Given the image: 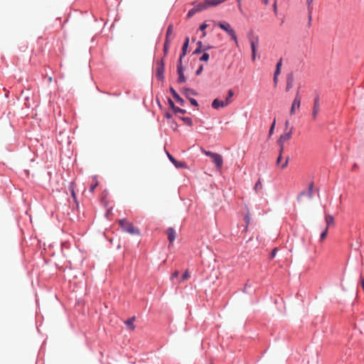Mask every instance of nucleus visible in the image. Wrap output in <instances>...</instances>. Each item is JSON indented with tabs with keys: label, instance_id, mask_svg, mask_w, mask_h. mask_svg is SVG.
I'll return each mask as SVG.
<instances>
[{
	"label": "nucleus",
	"instance_id": "f03ea898",
	"mask_svg": "<svg viewBox=\"0 0 364 364\" xmlns=\"http://www.w3.org/2000/svg\"><path fill=\"white\" fill-rule=\"evenodd\" d=\"M216 25L221 29L226 31L227 33L232 38V39L235 41V43L237 44V36L235 34V31L231 28V26L230 25L229 23L225 21H220L218 22Z\"/></svg>",
	"mask_w": 364,
	"mask_h": 364
},
{
	"label": "nucleus",
	"instance_id": "39448f33",
	"mask_svg": "<svg viewBox=\"0 0 364 364\" xmlns=\"http://www.w3.org/2000/svg\"><path fill=\"white\" fill-rule=\"evenodd\" d=\"M164 60L162 58L156 63V76L160 81H164Z\"/></svg>",
	"mask_w": 364,
	"mask_h": 364
},
{
	"label": "nucleus",
	"instance_id": "f704fd0d",
	"mask_svg": "<svg viewBox=\"0 0 364 364\" xmlns=\"http://www.w3.org/2000/svg\"><path fill=\"white\" fill-rule=\"evenodd\" d=\"M289 160V157L288 156L286 158L285 161L283 164H282V165H281L282 169H284L288 166Z\"/></svg>",
	"mask_w": 364,
	"mask_h": 364
},
{
	"label": "nucleus",
	"instance_id": "4d7b16f0",
	"mask_svg": "<svg viewBox=\"0 0 364 364\" xmlns=\"http://www.w3.org/2000/svg\"><path fill=\"white\" fill-rule=\"evenodd\" d=\"M166 117H167V118H170V117H171V115H170L168 113H167V114H166Z\"/></svg>",
	"mask_w": 364,
	"mask_h": 364
},
{
	"label": "nucleus",
	"instance_id": "412c9836",
	"mask_svg": "<svg viewBox=\"0 0 364 364\" xmlns=\"http://www.w3.org/2000/svg\"><path fill=\"white\" fill-rule=\"evenodd\" d=\"M173 26L172 24H171L168 26V27L167 28L166 38H168V39H171L170 36L173 34Z\"/></svg>",
	"mask_w": 364,
	"mask_h": 364
},
{
	"label": "nucleus",
	"instance_id": "1a4fd4ad",
	"mask_svg": "<svg viewBox=\"0 0 364 364\" xmlns=\"http://www.w3.org/2000/svg\"><path fill=\"white\" fill-rule=\"evenodd\" d=\"M211 159L213 162L215 164L217 169L221 170L223 164V156L220 154L216 153Z\"/></svg>",
	"mask_w": 364,
	"mask_h": 364
},
{
	"label": "nucleus",
	"instance_id": "3c124183",
	"mask_svg": "<svg viewBox=\"0 0 364 364\" xmlns=\"http://www.w3.org/2000/svg\"><path fill=\"white\" fill-rule=\"evenodd\" d=\"M245 220L246 224L247 225L249 224V223H250V216L248 215H245Z\"/></svg>",
	"mask_w": 364,
	"mask_h": 364
},
{
	"label": "nucleus",
	"instance_id": "7ed1b4c3",
	"mask_svg": "<svg viewBox=\"0 0 364 364\" xmlns=\"http://www.w3.org/2000/svg\"><path fill=\"white\" fill-rule=\"evenodd\" d=\"M248 39L251 46L252 50V60H255V55L257 52V48L259 45V37L257 36H254L252 32L248 33Z\"/></svg>",
	"mask_w": 364,
	"mask_h": 364
},
{
	"label": "nucleus",
	"instance_id": "dca6fc26",
	"mask_svg": "<svg viewBox=\"0 0 364 364\" xmlns=\"http://www.w3.org/2000/svg\"><path fill=\"white\" fill-rule=\"evenodd\" d=\"M167 156L169 160L175 165L176 167L182 168L185 166V164L183 162L176 161L175 158L169 153H167Z\"/></svg>",
	"mask_w": 364,
	"mask_h": 364
},
{
	"label": "nucleus",
	"instance_id": "e433bc0d",
	"mask_svg": "<svg viewBox=\"0 0 364 364\" xmlns=\"http://www.w3.org/2000/svg\"><path fill=\"white\" fill-rule=\"evenodd\" d=\"M190 102L193 106H198V102L194 98H189Z\"/></svg>",
	"mask_w": 364,
	"mask_h": 364
},
{
	"label": "nucleus",
	"instance_id": "5fc2aeb1",
	"mask_svg": "<svg viewBox=\"0 0 364 364\" xmlns=\"http://www.w3.org/2000/svg\"><path fill=\"white\" fill-rule=\"evenodd\" d=\"M289 121H288V120H287V121L285 122V132H288V131H289V130H287L288 127H289Z\"/></svg>",
	"mask_w": 364,
	"mask_h": 364
},
{
	"label": "nucleus",
	"instance_id": "a211bd4d",
	"mask_svg": "<svg viewBox=\"0 0 364 364\" xmlns=\"http://www.w3.org/2000/svg\"><path fill=\"white\" fill-rule=\"evenodd\" d=\"M135 320V316L132 317L131 318L127 320L124 323L129 330L134 331L135 328V326L134 325V321Z\"/></svg>",
	"mask_w": 364,
	"mask_h": 364
},
{
	"label": "nucleus",
	"instance_id": "5701e85b",
	"mask_svg": "<svg viewBox=\"0 0 364 364\" xmlns=\"http://www.w3.org/2000/svg\"><path fill=\"white\" fill-rule=\"evenodd\" d=\"M334 222V219L333 216L328 215L326 216V227H329L330 225L333 224Z\"/></svg>",
	"mask_w": 364,
	"mask_h": 364
},
{
	"label": "nucleus",
	"instance_id": "2eb2a0df",
	"mask_svg": "<svg viewBox=\"0 0 364 364\" xmlns=\"http://www.w3.org/2000/svg\"><path fill=\"white\" fill-rule=\"evenodd\" d=\"M306 4L308 9L309 25H310L312 19L313 0H306Z\"/></svg>",
	"mask_w": 364,
	"mask_h": 364
},
{
	"label": "nucleus",
	"instance_id": "a19ab883",
	"mask_svg": "<svg viewBox=\"0 0 364 364\" xmlns=\"http://www.w3.org/2000/svg\"><path fill=\"white\" fill-rule=\"evenodd\" d=\"M237 6H238L239 11H240V13H242L241 0H237Z\"/></svg>",
	"mask_w": 364,
	"mask_h": 364
},
{
	"label": "nucleus",
	"instance_id": "bf43d9fd",
	"mask_svg": "<svg viewBox=\"0 0 364 364\" xmlns=\"http://www.w3.org/2000/svg\"><path fill=\"white\" fill-rule=\"evenodd\" d=\"M205 35H206V33L204 31V32L203 33V37L205 36Z\"/></svg>",
	"mask_w": 364,
	"mask_h": 364
},
{
	"label": "nucleus",
	"instance_id": "bb28decb",
	"mask_svg": "<svg viewBox=\"0 0 364 364\" xmlns=\"http://www.w3.org/2000/svg\"><path fill=\"white\" fill-rule=\"evenodd\" d=\"M256 192H258L259 191L262 190V184L261 183V181L259 179L254 187Z\"/></svg>",
	"mask_w": 364,
	"mask_h": 364
},
{
	"label": "nucleus",
	"instance_id": "9b49d317",
	"mask_svg": "<svg viewBox=\"0 0 364 364\" xmlns=\"http://www.w3.org/2000/svg\"><path fill=\"white\" fill-rule=\"evenodd\" d=\"M203 9H203L201 3H199V4H196L193 9H191L188 11V13L187 14V16H188V18H191L193 15H195L197 12H199V11H202Z\"/></svg>",
	"mask_w": 364,
	"mask_h": 364
},
{
	"label": "nucleus",
	"instance_id": "de8ad7c7",
	"mask_svg": "<svg viewBox=\"0 0 364 364\" xmlns=\"http://www.w3.org/2000/svg\"><path fill=\"white\" fill-rule=\"evenodd\" d=\"M70 188H71L72 196L75 200L76 199V195H75V191H74V188H73V186H71Z\"/></svg>",
	"mask_w": 364,
	"mask_h": 364
},
{
	"label": "nucleus",
	"instance_id": "72a5a7b5",
	"mask_svg": "<svg viewBox=\"0 0 364 364\" xmlns=\"http://www.w3.org/2000/svg\"><path fill=\"white\" fill-rule=\"evenodd\" d=\"M275 124H276V120L274 119L273 123L272 124L271 127H270V129H269V135L271 136L274 132V127H275Z\"/></svg>",
	"mask_w": 364,
	"mask_h": 364
},
{
	"label": "nucleus",
	"instance_id": "f257e3e1",
	"mask_svg": "<svg viewBox=\"0 0 364 364\" xmlns=\"http://www.w3.org/2000/svg\"><path fill=\"white\" fill-rule=\"evenodd\" d=\"M119 224L124 232L132 235H139L140 232L138 228H136L132 223L126 219L119 220Z\"/></svg>",
	"mask_w": 364,
	"mask_h": 364
},
{
	"label": "nucleus",
	"instance_id": "a18cd8bd",
	"mask_svg": "<svg viewBox=\"0 0 364 364\" xmlns=\"http://www.w3.org/2000/svg\"><path fill=\"white\" fill-rule=\"evenodd\" d=\"M273 10H274V14L277 15V1H275L274 4H273Z\"/></svg>",
	"mask_w": 364,
	"mask_h": 364
},
{
	"label": "nucleus",
	"instance_id": "c03bdc74",
	"mask_svg": "<svg viewBox=\"0 0 364 364\" xmlns=\"http://www.w3.org/2000/svg\"><path fill=\"white\" fill-rule=\"evenodd\" d=\"M282 65V59H280V60L277 62V63L276 68L281 69Z\"/></svg>",
	"mask_w": 364,
	"mask_h": 364
},
{
	"label": "nucleus",
	"instance_id": "20e7f679",
	"mask_svg": "<svg viewBox=\"0 0 364 364\" xmlns=\"http://www.w3.org/2000/svg\"><path fill=\"white\" fill-rule=\"evenodd\" d=\"M293 134V127H291L288 132H284L282 134L279 139L277 140V144L279 146V149H281V152L284 151V143L289 141L292 136Z\"/></svg>",
	"mask_w": 364,
	"mask_h": 364
},
{
	"label": "nucleus",
	"instance_id": "cd10ccee",
	"mask_svg": "<svg viewBox=\"0 0 364 364\" xmlns=\"http://www.w3.org/2000/svg\"><path fill=\"white\" fill-rule=\"evenodd\" d=\"M187 125L192 126L193 121L190 117H181V118Z\"/></svg>",
	"mask_w": 364,
	"mask_h": 364
},
{
	"label": "nucleus",
	"instance_id": "f8f14e48",
	"mask_svg": "<svg viewBox=\"0 0 364 364\" xmlns=\"http://www.w3.org/2000/svg\"><path fill=\"white\" fill-rule=\"evenodd\" d=\"M294 75L292 73H290L287 75V85H286V91L288 92L289 91L293 85H294Z\"/></svg>",
	"mask_w": 364,
	"mask_h": 364
},
{
	"label": "nucleus",
	"instance_id": "393cba45",
	"mask_svg": "<svg viewBox=\"0 0 364 364\" xmlns=\"http://www.w3.org/2000/svg\"><path fill=\"white\" fill-rule=\"evenodd\" d=\"M98 185V182L97 181V178L95 176L93 177V183L91 185L90 188V191L91 193L94 192L95 188Z\"/></svg>",
	"mask_w": 364,
	"mask_h": 364
},
{
	"label": "nucleus",
	"instance_id": "13d9d810",
	"mask_svg": "<svg viewBox=\"0 0 364 364\" xmlns=\"http://www.w3.org/2000/svg\"><path fill=\"white\" fill-rule=\"evenodd\" d=\"M264 4H268V0H264Z\"/></svg>",
	"mask_w": 364,
	"mask_h": 364
},
{
	"label": "nucleus",
	"instance_id": "09e8293b",
	"mask_svg": "<svg viewBox=\"0 0 364 364\" xmlns=\"http://www.w3.org/2000/svg\"><path fill=\"white\" fill-rule=\"evenodd\" d=\"M273 81H274V86L276 87L277 85V82H278V76L274 75Z\"/></svg>",
	"mask_w": 364,
	"mask_h": 364
},
{
	"label": "nucleus",
	"instance_id": "ddd939ff",
	"mask_svg": "<svg viewBox=\"0 0 364 364\" xmlns=\"http://www.w3.org/2000/svg\"><path fill=\"white\" fill-rule=\"evenodd\" d=\"M313 188H314V183H311L309 186V190L307 192L303 191L301 192L299 196L298 199H299L303 196H307L309 199H311L313 198Z\"/></svg>",
	"mask_w": 364,
	"mask_h": 364
},
{
	"label": "nucleus",
	"instance_id": "0eeeda50",
	"mask_svg": "<svg viewBox=\"0 0 364 364\" xmlns=\"http://www.w3.org/2000/svg\"><path fill=\"white\" fill-rule=\"evenodd\" d=\"M231 100L225 99V101L215 99L212 102V107L213 109H218L220 107H224L231 103Z\"/></svg>",
	"mask_w": 364,
	"mask_h": 364
},
{
	"label": "nucleus",
	"instance_id": "7c9ffc66",
	"mask_svg": "<svg viewBox=\"0 0 364 364\" xmlns=\"http://www.w3.org/2000/svg\"><path fill=\"white\" fill-rule=\"evenodd\" d=\"M183 70H184V68L182 65V62H181V60H178V63H177V72H181V71H183Z\"/></svg>",
	"mask_w": 364,
	"mask_h": 364
},
{
	"label": "nucleus",
	"instance_id": "6ab92c4d",
	"mask_svg": "<svg viewBox=\"0 0 364 364\" xmlns=\"http://www.w3.org/2000/svg\"><path fill=\"white\" fill-rule=\"evenodd\" d=\"M177 74L178 75V80H177V82L178 83H183V82H185L186 80V78L183 74V71H181V72H177Z\"/></svg>",
	"mask_w": 364,
	"mask_h": 364
},
{
	"label": "nucleus",
	"instance_id": "8fccbe9b",
	"mask_svg": "<svg viewBox=\"0 0 364 364\" xmlns=\"http://www.w3.org/2000/svg\"><path fill=\"white\" fill-rule=\"evenodd\" d=\"M168 102H169V105H170L171 107L173 109H174L176 108V106H175L173 102L171 100H169Z\"/></svg>",
	"mask_w": 364,
	"mask_h": 364
},
{
	"label": "nucleus",
	"instance_id": "b1692460",
	"mask_svg": "<svg viewBox=\"0 0 364 364\" xmlns=\"http://www.w3.org/2000/svg\"><path fill=\"white\" fill-rule=\"evenodd\" d=\"M203 47L202 46V43L201 41H198V47L197 48L194 50L193 52V54H198V53H200V52L203 51Z\"/></svg>",
	"mask_w": 364,
	"mask_h": 364
},
{
	"label": "nucleus",
	"instance_id": "c9c22d12",
	"mask_svg": "<svg viewBox=\"0 0 364 364\" xmlns=\"http://www.w3.org/2000/svg\"><path fill=\"white\" fill-rule=\"evenodd\" d=\"M282 153L283 152H281V149H279V156L277 159V164L279 165L282 161Z\"/></svg>",
	"mask_w": 364,
	"mask_h": 364
},
{
	"label": "nucleus",
	"instance_id": "4be33fe9",
	"mask_svg": "<svg viewBox=\"0 0 364 364\" xmlns=\"http://www.w3.org/2000/svg\"><path fill=\"white\" fill-rule=\"evenodd\" d=\"M184 93H185L186 96L188 98H190L189 96L191 95H196V92L193 89H191V88L184 89Z\"/></svg>",
	"mask_w": 364,
	"mask_h": 364
},
{
	"label": "nucleus",
	"instance_id": "c85d7f7f",
	"mask_svg": "<svg viewBox=\"0 0 364 364\" xmlns=\"http://www.w3.org/2000/svg\"><path fill=\"white\" fill-rule=\"evenodd\" d=\"M188 278H190V274L188 270H186L184 274H183L181 279H180L179 282H182L185 280H187Z\"/></svg>",
	"mask_w": 364,
	"mask_h": 364
},
{
	"label": "nucleus",
	"instance_id": "9d476101",
	"mask_svg": "<svg viewBox=\"0 0 364 364\" xmlns=\"http://www.w3.org/2000/svg\"><path fill=\"white\" fill-rule=\"evenodd\" d=\"M319 109H320L319 97H318V96H316L314 98V107H313V112H312V117H313L314 120L316 119Z\"/></svg>",
	"mask_w": 364,
	"mask_h": 364
},
{
	"label": "nucleus",
	"instance_id": "6e6552de",
	"mask_svg": "<svg viewBox=\"0 0 364 364\" xmlns=\"http://www.w3.org/2000/svg\"><path fill=\"white\" fill-rule=\"evenodd\" d=\"M227 0H205L203 2H201V4L204 9H208L211 6H216Z\"/></svg>",
	"mask_w": 364,
	"mask_h": 364
},
{
	"label": "nucleus",
	"instance_id": "4c0bfd02",
	"mask_svg": "<svg viewBox=\"0 0 364 364\" xmlns=\"http://www.w3.org/2000/svg\"><path fill=\"white\" fill-rule=\"evenodd\" d=\"M203 153H204L206 156H210V157H211V158H212L213 156H214V155H215V153L211 152V151H205V150H204V151H203Z\"/></svg>",
	"mask_w": 364,
	"mask_h": 364
},
{
	"label": "nucleus",
	"instance_id": "423d86ee",
	"mask_svg": "<svg viewBox=\"0 0 364 364\" xmlns=\"http://www.w3.org/2000/svg\"><path fill=\"white\" fill-rule=\"evenodd\" d=\"M301 96L299 95V93L298 91L295 95V97L293 100V102H292V105H291V107L290 109L289 113L291 115H294L296 112V110L299 109L300 105H301Z\"/></svg>",
	"mask_w": 364,
	"mask_h": 364
},
{
	"label": "nucleus",
	"instance_id": "052dcab7",
	"mask_svg": "<svg viewBox=\"0 0 364 364\" xmlns=\"http://www.w3.org/2000/svg\"><path fill=\"white\" fill-rule=\"evenodd\" d=\"M48 80L51 81V80H52V78H51V77H49V78H48Z\"/></svg>",
	"mask_w": 364,
	"mask_h": 364
},
{
	"label": "nucleus",
	"instance_id": "6e6d98bb",
	"mask_svg": "<svg viewBox=\"0 0 364 364\" xmlns=\"http://www.w3.org/2000/svg\"><path fill=\"white\" fill-rule=\"evenodd\" d=\"M210 48H211L210 46H205V47H203V51H205V50L210 49Z\"/></svg>",
	"mask_w": 364,
	"mask_h": 364
},
{
	"label": "nucleus",
	"instance_id": "aec40b11",
	"mask_svg": "<svg viewBox=\"0 0 364 364\" xmlns=\"http://www.w3.org/2000/svg\"><path fill=\"white\" fill-rule=\"evenodd\" d=\"M170 43H171V39H168V38H166L164 45V52L165 55L168 54Z\"/></svg>",
	"mask_w": 364,
	"mask_h": 364
},
{
	"label": "nucleus",
	"instance_id": "f3484780",
	"mask_svg": "<svg viewBox=\"0 0 364 364\" xmlns=\"http://www.w3.org/2000/svg\"><path fill=\"white\" fill-rule=\"evenodd\" d=\"M170 92L177 102L180 103L181 105L184 104V100L178 95L176 91L173 87L170 88Z\"/></svg>",
	"mask_w": 364,
	"mask_h": 364
},
{
	"label": "nucleus",
	"instance_id": "a878e982",
	"mask_svg": "<svg viewBox=\"0 0 364 364\" xmlns=\"http://www.w3.org/2000/svg\"><path fill=\"white\" fill-rule=\"evenodd\" d=\"M188 43H189V38L187 37L185 39V41L183 43V47H182V52H186V53L187 48L188 47Z\"/></svg>",
	"mask_w": 364,
	"mask_h": 364
},
{
	"label": "nucleus",
	"instance_id": "37998d69",
	"mask_svg": "<svg viewBox=\"0 0 364 364\" xmlns=\"http://www.w3.org/2000/svg\"><path fill=\"white\" fill-rule=\"evenodd\" d=\"M207 27H208V25L205 23H203V24L200 25L199 28L200 31H203Z\"/></svg>",
	"mask_w": 364,
	"mask_h": 364
},
{
	"label": "nucleus",
	"instance_id": "58836bf2",
	"mask_svg": "<svg viewBox=\"0 0 364 364\" xmlns=\"http://www.w3.org/2000/svg\"><path fill=\"white\" fill-rule=\"evenodd\" d=\"M234 92L232 90H229L228 92V97L226 99L231 100V97L233 96Z\"/></svg>",
	"mask_w": 364,
	"mask_h": 364
},
{
	"label": "nucleus",
	"instance_id": "473e14b6",
	"mask_svg": "<svg viewBox=\"0 0 364 364\" xmlns=\"http://www.w3.org/2000/svg\"><path fill=\"white\" fill-rule=\"evenodd\" d=\"M173 111L176 113H181V114H185L186 112V111L185 109H181L178 107H176V108L173 109Z\"/></svg>",
	"mask_w": 364,
	"mask_h": 364
},
{
	"label": "nucleus",
	"instance_id": "79ce46f5",
	"mask_svg": "<svg viewBox=\"0 0 364 364\" xmlns=\"http://www.w3.org/2000/svg\"><path fill=\"white\" fill-rule=\"evenodd\" d=\"M179 275V272L178 271H175L172 275H171V279H173L174 278H176L178 277V276Z\"/></svg>",
	"mask_w": 364,
	"mask_h": 364
},
{
	"label": "nucleus",
	"instance_id": "603ef678",
	"mask_svg": "<svg viewBox=\"0 0 364 364\" xmlns=\"http://www.w3.org/2000/svg\"><path fill=\"white\" fill-rule=\"evenodd\" d=\"M280 73H281V69L276 68V70L274 71V75L279 76Z\"/></svg>",
	"mask_w": 364,
	"mask_h": 364
},
{
	"label": "nucleus",
	"instance_id": "49530a36",
	"mask_svg": "<svg viewBox=\"0 0 364 364\" xmlns=\"http://www.w3.org/2000/svg\"><path fill=\"white\" fill-rule=\"evenodd\" d=\"M277 252V248L273 249V250L272 251V253H271L272 258H274L276 256Z\"/></svg>",
	"mask_w": 364,
	"mask_h": 364
},
{
	"label": "nucleus",
	"instance_id": "2f4dec72",
	"mask_svg": "<svg viewBox=\"0 0 364 364\" xmlns=\"http://www.w3.org/2000/svg\"><path fill=\"white\" fill-rule=\"evenodd\" d=\"M327 233H328V227H326V229L324 230V231H323L321 234V240H323L326 237Z\"/></svg>",
	"mask_w": 364,
	"mask_h": 364
},
{
	"label": "nucleus",
	"instance_id": "c756f323",
	"mask_svg": "<svg viewBox=\"0 0 364 364\" xmlns=\"http://www.w3.org/2000/svg\"><path fill=\"white\" fill-rule=\"evenodd\" d=\"M210 55L208 53H204L200 58V60L207 62L209 60Z\"/></svg>",
	"mask_w": 364,
	"mask_h": 364
},
{
	"label": "nucleus",
	"instance_id": "864d4df0",
	"mask_svg": "<svg viewBox=\"0 0 364 364\" xmlns=\"http://www.w3.org/2000/svg\"><path fill=\"white\" fill-rule=\"evenodd\" d=\"M186 55V52H182V53L180 55V58L178 59V60H181V62H182V59L183 58H184V56Z\"/></svg>",
	"mask_w": 364,
	"mask_h": 364
},
{
	"label": "nucleus",
	"instance_id": "4468645a",
	"mask_svg": "<svg viewBox=\"0 0 364 364\" xmlns=\"http://www.w3.org/2000/svg\"><path fill=\"white\" fill-rule=\"evenodd\" d=\"M166 234L168 235V241L171 244L176 239V231L173 228H168L166 230Z\"/></svg>",
	"mask_w": 364,
	"mask_h": 364
},
{
	"label": "nucleus",
	"instance_id": "ea45409f",
	"mask_svg": "<svg viewBox=\"0 0 364 364\" xmlns=\"http://www.w3.org/2000/svg\"><path fill=\"white\" fill-rule=\"evenodd\" d=\"M203 65H200V66L198 68V70H196V74L197 75H200V73H202V71H203Z\"/></svg>",
	"mask_w": 364,
	"mask_h": 364
}]
</instances>
